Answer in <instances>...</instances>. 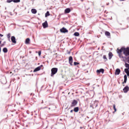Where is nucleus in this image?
<instances>
[{"label":"nucleus","mask_w":129,"mask_h":129,"mask_svg":"<svg viewBox=\"0 0 129 129\" xmlns=\"http://www.w3.org/2000/svg\"><path fill=\"white\" fill-rule=\"evenodd\" d=\"M106 5L107 6H109V3H107Z\"/></svg>","instance_id":"obj_38"},{"label":"nucleus","mask_w":129,"mask_h":129,"mask_svg":"<svg viewBox=\"0 0 129 129\" xmlns=\"http://www.w3.org/2000/svg\"><path fill=\"white\" fill-rule=\"evenodd\" d=\"M74 65H75V66H77V65H79V62H77L75 61L74 62Z\"/></svg>","instance_id":"obj_28"},{"label":"nucleus","mask_w":129,"mask_h":129,"mask_svg":"<svg viewBox=\"0 0 129 129\" xmlns=\"http://www.w3.org/2000/svg\"><path fill=\"white\" fill-rule=\"evenodd\" d=\"M11 41L14 44H17V41H16V37L15 36L11 37Z\"/></svg>","instance_id":"obj_8"},{"label":"nucleus","mask_w":129,"mask_h":129,"mask_svg":"<svg viewBox=\"0 0 129 129\" xmlns=\"http://www.w3.org/2000/svg\"><path fill=\"white\" fill-rule=\"evenodd\" d=\"M80 34L79 32H75L74 34V36H75V37H79Z\"/></svg>","instance_id":"obj_22"},{"label":"nucleus","mask_w":129,"mask_h":129,"mask_svg":"<svg viewBox=\"0 0 129 129\" xmlns=\"http://www.w3.org/2000/svg\"><path fill=\"white\" fill-rule=\"evenodd\" d=\"M117 53H118L119 58H121L122 60H129V56L126 57V56H129V47L125 48L124 47H122L120 49H117Z\"/></svg>","instance_id":"obj_1"},{"label":"nucleus","mask_w":129,"mask_h":129,"mask_svg":"<svg viewBox=\"0 0 129 129\" xmlns=\"http://www.w3.org/2000/svg\"><path fill=\"white\" fill-rule=\"evenodd\" d=\"M40 70H41V67H38L34 70L33 72H37Z\"/></svg>","instance_id":"obj_15"},{"label":"nucleus","mask_w":129,"mask_h":129,"mask_svg":"<svg viewBox=\"0 0 129 129\" xmlns=\"http://www.w3.org/2000/svg\"><path fill=\"white\" fill-rule=\"evenodd\" d=\"M49 16H50V12H49V11H47V12L45 13V18H47V17H49Z\"/></svg>","instance_id":"obj_20"},{"label":"nucleus","mask_w":129,"mask_h":129,"mask_svg":"<svg viewBox=\"0 0 129 129\" xmlns=\"http://www.w3.org/2000/svg\"><path fill=\"white\" fill-rule=\"evenodd\" d=\"M121 2H123L124 0H120Z\"/></svg>","instance_id":"obj_40"},{"label":"nucleus","mask_w":129,"mask_h":129,"mask_svg":"<svg viewBox=\"0 0 129 129\" xmlns=\"http://www.w3.org/2000/svg\"><path fill=\"white\" fill-rule=\"evenodd\" d=\"M128 90H129V87H128V86H126L123 89V91L124 93H127Z\"/></svg>","instance_id":"obj_7"},{"label":"nucleus","mask_w":129,"mask_h":129,"mask_svg":"<svg viewBox=\"0 0 129 129\" xmlns=\"http://www.w3.org/2000/svg\"><path fill=\"white\" fill-rule=\"evenodd\" d=\"M69 62L71 66H73V57L72 56L69 57Z\"/></svg>","instance_id":"obj_4"},{"label":"nucleus","mask_w":129,"mask_h":129,"mask_svg":"<svg viewBox=\"0 0 129 129\" xmlns=\"http://www.w3.org/2000/svg\"><path fill=\"white\" fill-rule=\"evenodd\" d=\"M41 54H42V52H41V51H38L39 56H41Z\"/></svg>","instance_id":"obj_30"},{"label":"nucleus","mask_w":129,"mask_h":129,"mask_svg":"<svg viewBox=\"0 0 129 129\" xmlns=\"http://www.w3.org/2000/svg\"><path fill=\"white\" fill-rule=\"evenodd\" d=\"M30 38H28L25 40V44H30Z\"/></svg>","instance_id":"obj_18"},{"label":"nucleus","mask_w":129,"mask_h":129,"mask_svg":"<svg viewBox=\"0 0 129 129\" xmlns=\"http://www.w3.org/2000/svg\"><path fill=\"white\" fill-rule=\"evenodd\" d=\"M25 99H24V101H25Z\"/></svg>","instance_id":"obj_45"},{"label":"nucleus","mask_w":129,"mask_h":129,"mask_svg":"<svg viewBox=\"0 0 129 129\" xmlns=\"http://www.w3.org/2000/svg\"><path fill=\"white\" fill-rule=\"evenodd\" d=\"M13 1V0H7V3H8L9 4H10V3H12V2Z\"/></svg>","instance_id":"obj_29"},{"label":"nucleus","mask_w":129,"mask_h":129,"mask_svg":"<svg viewBox=\"0 0 129 129\" xmlns=\"http://www.w3.org/2000/svg\"><path fill=\"white\" fill-rule=\"evenodd\" d=\"M0 37H4V35L0 34Z\"/></svg>","instance_id":"obj_34"},{"label":"nucleus","mask_w":129,"mask_h":129,"mask_svg":"<svg viewBox=\"0 0 129 129\" xmlns=\"http://www.w3.org/2000/svg\"><path fill=\"white\" fill-rule=\"evenodd\" d=\"M113 107L114 110V112H116V108L115 107V104L113 105Z\"/></svg>","instance_id":"obj_27"},{"label":"nucleus","mask_w":129,"mask_h":129,"mask_svg":"<svg viewBox=\"0 0 129 129\" xmlns=\"http://www.w3.org/2000/svg\"><path fill=\"white\" fill-rule=\"evenodd\" d=\"M7 43V42L4 41L3 42V43H2L0 47H4V46H5L6 45V43Z\"/></svg>","instance_id":"obj_23"},{"label":"nucleus","mask_w":129,"mask_h":129,"mask_svg":"<svg viewBox=\"0 0 129 129\" xmlns=\"http://www.w3.org/2000/svg\"><path fill=\"white\" fill-rule=\"evenodd\" d=\"M127 80V76L126 75L124 76V81L122 82V84H124V83H126V81Z\"/></svg>","instance_id":"obj_11"},{"label":"nucleus","mask_w":129,"mask_h":129,"mask_svg":"<svg viewBox=\"0 0 129 129\" xmlns=\"http://www.w3.org/2000/svg\"><path fill=\"white\" fill-rule=\"evenodd\" d=\"M127 75V76H129V73H127V74H126Z\"/></svg>","instance_id":"obj_36"},{"label":"nucleus","mask_w":129,"mask_h":129,"mask_svg":"<svg viewBox=\"0 0 129 129\" xmlns=\"http://www.w3.org/2000/svg\"><path fill=\"white\" fill-rule=\"evenodd\" d=\"M103 59L105 60V61H107V58L106 57V55H103Z\"/></svg>","instance_id":"obj_25"},{"label":"nucleus","mask_w":129,"mask_h":129,"mask_svg":"<svg viewBox=\"0 0 129 129\" xmlns=\"http://www.w3.org/2000/svg\"><path fill=\"white\" fill-rule=\"evenodd\" d=\"M42 27L44 29L48 28V22L47 21H45L43 23H42Z\"/></svg>","instance_id":"obj_6"},{"label":"nucleus","mask_w":129,"mask_h":129,"mask_svg":"<svg viewBox=\"0 0 129 129\" xmlns=\"http://www.w3.org/2000/svg\"><path fill=\"white\" fill-rule=\"evenodd\" d=\"M30 96H32V95H34V94H33V93H31L30 94Z\"/></svg>","instance_id":"obj_32"},{"label":"nucleus","mask_w":129,"mask_h":129,"mask_svg":"<svg viewBox=\"0 0 129 129\" xmlns=\"http://www.w3.org/2000/svg\"><path fill=\"white\" fill-rule=\"evenodd\" d=\"M39 67H40V69H41V68H42V67H43V64L40 65V66H39Z\"/></svg>","instance_id":"obj_33"},{"label":"nucleus","mask_w":129,"mask_h":129,"mask_svg":"<svg viewBox=\"0 0 129 129\" xmlns=\"http://www.w3.org/2000/svg\"><path fill=\"white\" fill-rule=\"evenodd\" d=\"M97 73H102V74H103L104 73V69H100L99 70H97Z\"/></svg>","instance_id":"obj_9"},{"label":"nucleus","mask_w":129,"mask_h":129,"mask_svg":"<svg viewBox=\"0 0 129 129\" xmlns=\"http://www.w3.org/2000/svg\"><path fill=\"white\" fill-rule=\"evenodd\" d=\"M74 111L75 112H78L79 111V107H76L74 108Z\"/></svg>","instance_id":"obj_16"},{"label":"nucleus","mask_w":129,"mask_h":129,"mask_svg":"<svg viewBox=\"0 0 129 129\" xmlns=\"http://www.w3.org/2000/svg\"><path fill=\"white\" fill-rule=\"evenodd\" d=\"M124 72L126 73V74L127 73H129V69H124Z\"/></svg>","instance_id":"obj_26"},{"label":"nucleus","mask_w":129,"mask_h":129,"mask_svg":"<svg viewBox=\"0 0 129 129\" xmlns=\"http://www.w3.org/2000/svg\"><path fill=\"white\" fill-rule=\"evenodd\" d=\"M70 12H71V9H70V8H67L64 10V13L66 14H69V13H70Z\"/></svg>","instance_id":"obj_14"},{"label":"nucleus","mask_w":129,"mask_h":129,"mask_svg":"<svg viewBox=\"0 0 129 129\" xmlns=\"http://www.w3.org/2000/svg\"><path fill=\"white\" fill-rule=\"evenodd\" d=\"M105 35L108 38H110V32L108 31H106L105 32Z\"/></svg>","instance_id":"obj_12"},{"label":"nucleus","mask_w":129,"mask_h":129,"mask_svg":"<svg viewBox=\"0 0 129 129\" xmlns=\"http://www.w3.org/2000/svg\"><path fill=\"white\" fill-rule=\"evenodd\" d=\"M48 109H49V110L51 109V108H48Z\"/></svg>","instance_id":"obj_42"},{"label":"nucleus","mask_w":129,"mask_h":129,"mask_svg":"<svg viewBox=\"0 0 129 129\" xmlns=\"http://www.w3.org/2000/svg\"><path fill=\"white\" fill-rule=\"evenodd\" d=\"M41 103H43V100H42V102H41Z\"/></svg>","instance_id":"obj_44"},{"label":"nucleus","mask_w":129,"mask_h":129,"mask_svg":"<svg viewBox=\"0 0 129 129\" xmlns=\"http://www.w3.org/2000/svg\"><path fill=\"white\" fill-rule=\"evenodd\" d=\"M113 56V54H112V52H109L108 53L109 60H111V58H112Z\"/></svg>","instance_id":"obj_13"},{"label":"nucleus","mask_w":129,"mask_h":129,"mask_svg":"<svg viewBox=\"0 0 129 129\" xmlns=\"http://www.w3.org/2000/svg\"><path fill=\"white\" fill-rule=\"evenodd\" d=\"M103 48H104V46H102V49H103Z\"/></svg>","instance_id":"obj_41"},{"label":"nucleus","mask_w":129,"mask_h":129,"mask_svg":"<svg viewBox=\"0 0 129 129\" xmlns=\"http://www.w3.org/2000/svg\"><path fill=\"white\" fill-rule=\"evenodd\" d=\"M70 112H71V113H72V112H73V110H71V111H70Z\"/></svg>","instance_id":"obj_37"},{"label":"nucleus","mask_w":129,"mask_h":129,"mask_svg":"<svg viewBox=\"0 0 129 129\" xmlns=\"http://www.w3.org/2000/svg\"><path fill=\"white\" fill-rule=\"evenodd\" d=\"M70 53H71L70 51H69V52H68V53H69V54H70Z\"/></svg>","instance_id":"obj_39"},{"label":"nucleus","mask_w":129,"mask_h":129,"mask_svg":"<svg viewBox=\"0 0 129 129\" xmlns=\"http://www.w3.org/2000/svg\"><path fill=\"white\" fill-rule=\"evenodd\" d=\"M103 45H105V43H103Z\"/></svg>","instance_id":"obj_43"},{"label":"nucleus","mask_w":129,"mask_h":129,"mask_svg":"<svg viewBox=\"0 0 129 129\" xmlns=\"http://www.w3.org/2000/svg\"><path fill=\"white\" fill-rule=\"evenodd\" d=\"M78 103V101L76 100H73L72 104L71 105V107H73L74 106H76Z\"/></svg>","instance_id":"obj_3"},{"label":"nucleus","mask_w":129,"mask_h":129,"mask_svg":"<svg viewBox=\"0 0 129 129\" xmlns=\"http://www.w3.org/2000/svg\"><path fill=\"white\" fill-rule=\"evenodd\" d=\"M7 37L9 39V42H11V33H8V34Z\"/></svg>","instance_id":"obj_21"},{"label":"nucleus","mask_w":129,"mask_h":129,"mask_svg":"<svg viewBox=\"0 0 129 129\" xmlns=\"http://www.w3.org/2000/svg\"><path fill=\"white\" fill-rule=\"evenodd\" d=\"M120 73V69H116L115 72V75H119Z\"/></svg>","instance_id":"obj_10"},{"label":"nucleus","mask_w":129,"mask_h":129,"mask_svg":"<svg viewBox=\"0 0 129 129\" xmlns=\"http://www.w3.org/2000/svg\"><path fill=\"white\" fill-rule=\"evenodd\" d=\"M51 77H53L57 72H58V68H53L51 70Z\"/></svg>","instance_id":"obj_2"},{"label":"nucleus","mask_w":129,"mask_h":129,"mask_svg":"<svg viewBox=\"0 0 129 129\" xmlns=\"http://www.w3.org/2000/svg\"><path fill=\"white\" fill-rule=\"evenodd\" d=\"M45 108H47V107H41V109H45Z\"/></svg>","instance_id":"obj_31"},{"label":"nucleus","mask_w":129,"mask_h":129,"mask_svg":"<svg viewBox=\"0 0 129 129\" xmlns=\"http://www.w3.org/2000/svg\"><path fill=\"white\" fill-rule=\"evenodd\" d=\"M4 53H8V48L7 47H4L3 49Z\"/></svg>","instance_id":"obj_19"},{"label":"nucleus","mask_w":129,"mask_h":129,"mask_svg":"<svg viewBox=\"0 0 129 129\" xmlns=\"http://www.w3.org/2000/svg\"><path fill=\"white\" fill-rule=\"evenodd\" d=\"M31 13L34 14H37V10L35 9H32L31 10Z\"/></svg>","instance_id":"obj_17"},{"label":"nucleus","mask_w":129,"mask_h":129,"mask_svg":"<svg viewBox=\"0 0 129 129\" xmlns=\"http://www.w3.org/2000/svg\"><path fill=\"white\" fill-rule=\"evenodd\" d=\"M1 52H2V47H0V53H1Z\"/></svg>","instance_id":"obj_35"},{"label":"nucleus","mask_w":129,"mask_h":129,"mask_svg":"<svg viewBox=\"0 0 129 129\" xmlns=\"http://www.w3.org/2000/svg\"><path fill=\"white\" fill-rule=\"evenodd\" d=\"M60 32L61 33H68V30L65 28V27H62L61 29H60Z\"/></svg>","instance_id":"obj_5"},{"label":"nucleus","mask_w":129,"mask_h":129,"mask_svg":"<svg viewBox=\"0 0 129 129\" xmlns=\"http://www.w3.org/2000/svg\"><path fill=\"white\" fill-rule=\"evenodd\" d=\"M13 3H18L21 2V0H13Z\"/></svg>","instance_id":"obj_24"}]
</instances>
